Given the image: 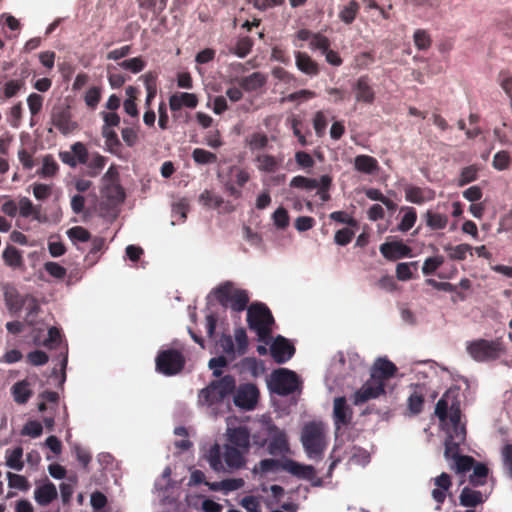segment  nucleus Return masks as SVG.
Returning <instances> with one entry per match:
<instances>
[{
  "instance_id": "1",
  "label": "nucleus",
  "mask_w": 512,
  "mask_h": 512,
  "mask_svg": "<svg viewBox=\"0 0 512 512\" xmlns=\"http://www.w3.org/2000/svg\"><path fill=\"white\" fill-rule=\"evenodd\" d=\"M246 453L224 444H213L207 453V461L215 472H233L243 468L246 464Z\"/></svg>"
},
{
  "instance_id": "2",
  "label": "nucleus",
  "mask_w": 512,
  "mask_h": 512,
  "mask_svg": "<svg viewBox=\"0 0 512 512\" xmlns=\"http://www.w3.org/2000/svg\"><path fill=\"white\" fill-rule=\"evenodd\" d=\"M247 309V323L255 331L258 340L267 343L271 337L274 318L270 309L263 303H255Z\"/></svg>"
},
{
  "instance_id": "3",
  "label": "nucleus",
  "mask_w": 512,
  "mask_h": 512,
  "mask_svg": "<svg viewBox=\"0 0 512 512\" xmlns=\"http://www.w3.org/2000/svg\"><path fill=\"white\" fill-rule=\"evenodd\" d=\"M213 293L222 307L230 308L234 312L244 311L249 303L247 291L236 288L231 281L220 284L213 290Z\"/></svg>"
},
{
  "instance_id": "4",
  "label": "nucleus",
  "mask_w": 512,
  "mask_h": 512,
  "mask_svg": "<svg viewBox=\"0 0 512 512\" xmlns=\"http://www.w3.org/2000/svg\"><path fill=\"white\" fill-rule=\"evenodd\" d=\"M301 442L309 458L321 459L326 447L323 424L307 423L302 429Z\"/></svg>"
},
{
  "instance_id": "5",
  "label": "nucleus",
  "mask_w": 512,
  "mask_h": 512,
  "mask_svg": "<svg viewBox=\"0 0 512 512\" xmlns=\"http://www.w3.org/2000/svg\"><path fill=\"white\" fill-rule=\"evenodd\" d=\"M235 389V378L232 375H225L212 381L206 388L201 389L198 394V401L210 406L222 402L226 397L233 394Z\"/></svg>"
},
{
  "instance_id": "6",
  "label": "nucleus",
  "mask_w": 512,
  "mask_h": 512,
  "mask_svg": "<svg viewBox=\"0 0 512 512\" xmlns=\"http://www.w3.org/2000/svg\"><path fill=\"white\" fill-rule=\"evenodd\" d=\"M466 351L477 362H491L499 359L505 352V346L500 339H476L467 342Z\"/></svg>"
},
{
  "instance_id": "7",
  "label": "nucleus",
  "mask_w": 512,
  "mask_h": 512,
  "mask_svg": "<svg viewBox=\"0 0 512 512\" xmlns=\"http://www.w3.org/2000/svg\"><path fill=\"white\" fill-rule=\"evenodd\" d=\"M186 360L181 351L176 349L160 350L155 359L156 370L165 375L173 376L180 373Z\"/></svg>"
},
{
  "instance_id": "8",
  "label": "nucleus",
  "mask_w": 512,
  "mask_h": 512,
  "mask_svg": "<svg viewBox=\"0 0 512 512\" xmlns=\"http://www.w3.org/2000/svg\"><path fill=\"white\" fill-rule=\"evenodd\" d=\"M300 381L298 375L289 369L279 368L271 374L272 390L281 396H288L298 390Z\"/></svg>"
},
{
  "instance_id": "9",
  "label": "nucleus",
  "mask_w": 512,
  "mask_h": 512,
  "mask_svg": "<svg viewBox=\"0 0 512 512\" xmlns=\"http://www.w3.org/2000/svg\"><path fill=\"white\" fill-rule=\"evenodd\" d=\"M267 435L269 437L268 453L273 456L285 455L290 452L287 434L274 423L267 425Z\"/></svg>"
},
{
  "instance_id": "10",
  "label": "nucleus",
  "mask_w": 512,
  "mask_h": 512,
  "mask_svg": "<svg viewBox=\"0 0 512 512\" xmlns=\"http://www.w3.org/2000/svg\"><path fill=\"white\" fill-rule=\"evenodd\" d=\"M283 470L298 478L310 481L314 487L323 485V479L316 475V470L311 465H303L292 459H286L283 463Z\"/></svg>"
},
{
  "instance_id": "11",
  "label": "nucleus",
  "mask_w": 512,
  "mask_h": 512,
  "mask_svg": "<svg viewBox=\"0 0 512 512\" xmlns=\"http://www.w3.org/2000/svg\"><path fill=\"white\" fill-rule=\"evenodd\" d=\"M250 174L237 166L230 169V179L224 183L225 191L235 199L242 196L241 188L249 181Z\"/></svg>"
},
{
  "instance_id": "12",
  "label": "nucleus",
  "mask_w": 512,
  "mask_h": 512,
  "mask_svg": "<svg viewBox=\"0 0 512 512\" xmlns=\"http://www.w3.org/2000/svg\"><path fill=\"white\" fill-rule=\"evenodd\" d=\"M259 397L256 385L247 383L235 389L234 404L242 409L251 410L255 407Z\"/></svg>"
},
{
  "instance_id": "13",
  "label": "nucleus",
  "mask_w": 512,
  "mask_h": 512,
  "mask_svg": "<svg viewBox=\"0 0 512 512\" xmlns=\"http://www.w3.org/2000/svg\"><path fill=\"white\" fill-rule=\"evenodd\" d=\"M385 394V384L372 379L371 377L354 393L353 403L361 405L371 399Z\"/></svg>"
},
{
  "instance_id": "14",
  "label": "nucleus",
  "mask_w": 512,
  "mask_h": 512,
  "mask_svg": "<svg viewBox=\"0 0 512 512\" xmlns=\"http://www.w3.org/2000/svg\"><path fill=\"white\" fill-rule=\"evenodd\" d=\"M226 436V445L237 447L238 450L248 454L250 450L251 435L249 429L246 426L228 428Z\"/></svg>"
},
{
  "instance_id": "15",
  "label": "nucleus",
  "mask_w": 512,
  "mask_h": 512,
  "mask_svg": "<svg viewBox=\"0 0 512 512\" xmlns=\"http://www.w3.org/2000/svg\"><path fill=\"white\" fill-rule=\"evenodd\" d=\"M353 411L347 404L345 397H337L334 399L333 420L335 425V433L338 435L341 427L351 423Z\"/></svg>"
},
{
  "instance_id": "16",
  "label": "nucleus",
  "mask_w": 512,
  "mask_h": 512,
  "mask_svg": "<svg viewBox=\"0 0 512 512\" xmlns=\"http://www.w3.org/2000/svg\"><path fill=\"white\" fill-rule=\"evenodd\" d=\"M52 124L63 135L71 134L78 129V123L72 120L69 107L54 110L52 113Z\"/></svg>"
},
{
  "instance_id": "17",
  "label": "nucleus",
  "mask_w": 512,
  "mask_h": 512,
  "mask_svg": "<svg viewBox=\"0 0 512 512\" xmlns=\"http://www.w3.org/2000/svg\"><path fill=\"white\" fill-rule=\"evenodd\" d=\"M294 353L295 347L283 336H277L270 345V354L278 364H283L290 360Z\"/></svg>"
},
{
  "instance_id": "18",
  "label": "nucleus",
  "mask_w": 512,
  "mask_h": 512,
  "mask_svg": "<svg viewBox=\"0 0 512 512\" xmlns=\"http://www.w3.org/2000/svg\"><path fill=\"white\" fill-rule=\"evenodd\" d=\"M460 398L461 395L459 389L450 388L438 400L435 406V415L441 422H444L449 418L451 404L454 401H460Z\"/></svg>"
},
{
  "instance_id": "19",
  "label": "nucleus",
  "mask_w": 512,
  "mask_h": 512,
  "mask_svg": "<svg viewBox=\"0 0 512 512\" xmlns=\"http://www.w3.org/2000/svg\"><path fill=\"white\" fill-rule=\"evenodd\" d=\"M384 258L389 261H395L404 257L411 256L412 249L402 241L385 242L379 248Z\"/></svg>"
},
{
  "instance_id": "20",
  "label": "nucleus",
  "mask_w": 512,
  "mask_h": 512,
  "mask_svg": "<svg viewBox=\"0 0 512 512\" xmlns=\"http://www.w3.org/2000/svg\"><path fill=\"white\" fill-rule=\"evenodd\" d=\"M397 371L394 363L388 359L379 358L371 368L370 377L377 382L384 383L393 377Z\"/></svg>"
},
{
  "instance_id": "21",
  "label": "nucleus",
  "mask_w": 512,
  "mask_h": 512,
  "mask_svg": "<svg viewBox=\"0 0 512 512\" xmlns=\"http://www.w3.org/2000/svg\"><path fill=\"white\" fill-rule=\"evenodd\" d=\"M357 102L372 104L375 100V92L367 75L360 76L353 85Z\"/></svg>"
},
{
  "instance_id": "22",
  "label": "nucleus",
  "mask_w": 512,
  "mask_h": 512,
  "mask_svg": "<svg viewBox=\"0 0 512 512\" xmlns=\"http://www.w3.org/2000/svg\"><path fill=\"white\" fill-rule=\"evenodd\" d=\"M435 488L432 490V498L437 502L436 510L441 509V504L446 499V494L452 487V481L449 474L443 472L433 479Z\"/></svg>"
},
{
  "instance_id": "23",
  "label": "nucleus",
  "mask_w": 512,
  "mask_h": 512,
  "mask_svg": "<svg viewBox=\"0 0 512 512\" xmlns=\"http://www.w3.org/2000/svg\"><path fill=\"white\" fill-rule=\"evenodd\" d=\"M449 420L452 424V430L449 434L454 436L455 441L464 442L466 436V429L460 425L461 420V403L454 401L450 406Z\"/></svg>"
},
{
  "instance_id": "24",
  "label": "nucleus",
  "mask_w": 512,
  "mask_h": 512,
  "mask_svg": "<svg viewBox=\"0 0 512 512\" xmlns=\"http://www.w3.org/2000/svg\"><path fill=\"white\" fill-rule=\"evenodd\" d=\"M199 103L198 97L193 93H175L169 98V107L172 111H178L182 107L194 109Z\"/></svg>"
},
{
  "instance_id": "25",
  "label": "nucleus",
  "mask_w": 512,
  "mask_h": 512,
  "mask_svg": "<svg viewBox=\"0 0 512 512\" xmlns=\"http://www.w3.org/2000/svg\"><path fill=\"white\" fill-rule=\"evenodd\" d=\"M405 199L414 204L421 205L434 199V192L431 189H423L418 186L408 185L404 189Z\"/></svg>"
},
{
  "instance_id": "26",
  "label": "nucleus",
  "mask_w": 512,
  "mask_h": 512,
  "mask_svg": "<svg viewBox=\"0 0 512 512\" xmlns=\"http://www.w3.org/2000/svg\"><path fill=\"white\" fill-rule=\"evenodd\" d=\"M4 300L9 312L15 314L25 306L26 295L22 296L14 287H6L4 290Z\"/></svg>"
},
{
  "instance_id": "27",
  "label": "nucleus",
  "mask_w": 512,
  "mask_h": 512,
  "mask_svg": "<svg viewBox=\"0 0 512 512\" xmlns=\"http://www.w3.org/2000/svg\"><path fill=\"white\" fill-rule=\"evenodd\" d=\"M58 496L56 486L47 481L34 490V499L40 506H47L54 501Z\"/></svg>"
},
{
  "instance_id": "28",
  "label": "nucleus",
  "mask_w": 512,
  "mask_h": 512,
  "mask_svg": "<svg viewBox=\"0 0 512 512\" xmlns=\"http://www.w3.org/2000/svg\"><path fill=\"white\" fill-rule=\"evenodd\" d=\"M295 64L297 68L306 75L316 76L319 74V64L306 52L298 51L295 53Z\"/></svg>"
},
{
  "instance_id": "29",
  "label": "nucleus",
  "mask_w": 512,
  "mask_h": 512,
  "mask_svg": "<svg viewBox=\"0 0 512 512\" xmlns=\"http://www.w3.org/2000/svg\"><path fill=\"white\" fill-rule=\"evenodd\" d=\"M267 82V77L261 72L242 77L238 80L240 88L246 92H253L261 89Z\"/></svg>"
},
{
  "instance_id": "30",
  "label": "nucleus",
  "mask_w": 512,
  "mask_h": 512,
  "mask_svg": "<svg viewBox=\"0 0 512 512\" xmlns=\"http://www.w3.org/2000/svg\"><path fill=\"white\" fill-rule=\"evenodd\" d=\"M11 394L16 403L26 404L33 395L31 383L27 379L16 382L11 387Z\"/></svg>"
},
{
  "instance_id": "31",
  "label": "nucleus",
  "mask_w": 512,
  "mask_h": 512,
  "mask_svg": "<svg viewBox=\"0 0 512 512\" xmlns=\"http://www.w3.org/2000/svg\"><path fill=\"white\" fill-rule=\"evenodd\" d=\"M354 167L357 171L365 174H374L379 169L376 158L369 155H357L354 159Z\"/></svg>"
},
{
  "instance_id": "32",
  "label": "nucleus",
  "mask_w": 512,
  "mask_h": 512,
  "mask_svg": "<svg viewBox=\"0 0 512 512\" xmlns=\"http://www.w3.org/2000/svg\"><path fill=\"white\" fill-rule=\"evenodd\" d=\"M485 501V497L480 491L464 487L459 496V503L464 507H476Z\"/></svg>"
},
{
  "instance_id": "33",
  "label": "nucleus",
  "mask_w": 512,
  "mask_h": 512,
  "mask_svg": "<svg viewBox=\"0 0 512 512\" xmlns=\"http://www.w3.org/2000/svg\"><path fill=\"white\" fill-rule=\"evenodd\" d=\"M424 394L419 385L415 386V390L407 399V410L409 415L416 416L420 414L423 410L424 406Z\"/></svg>"
},
{
  "instance_id": "34",
  "label": "nucleus",
  "mask_w": 512,
  "mask_h": 512,
  "mask_svg": "<svg viewBox=\"0 0 512 512\" xmlns=\"http://www.w3.org/2000/svg\"><path fill=\"white\" fill-rule=\"evenodd\" d=\"M2 258L7 266L12 267L14 269L20 268L24 264L21 252L11 245L7 246L4 249L2 253Z\"/></svg>"
},
{
  "instance_id": "35",
  "label": "nucleus",
  "mask_w": 512,
  "mask_h": 512,
  "mask_svg": "<svg viewBox=\"0 0 512 512\" xmlns=\"http://www.w3.org/2000/svg\"><path fill=\"white\" fill-rule=\"evenodd\" d=\"M255 161L257 162V168L266 173L276 172L280 165V161L269 154H259L256 156Z\"/></svg>"
},
{
  "instance_id": "36",
  "label": "nucleus",
  "mask_w": 512,
  "mask_h": 512,
  "mask_svg": "<svg viewBox=\"0 0 512 512\" xmlns=\"http://www.w3.org/2000/svg\"><path fill=\"white\" fill-rule=\"evenodd\" d=\"M444 250L448 253V257L451 260L462 261L466 259L468 253L472 255L473 247L466 243H462L456 246L448 244L444 246Z\"/></svg>"
},
{
  "instance_id": "37",
  "label": "nucleus",
  "mask_w": 512,
  "mask_h": 512,
  "mask_svg": "<svg viewBox=\"0 0 512 512\" xmlns=\"http://www.w3.org/2000/svg\"><path fill=\"white\" fill-rule=\"evenodd\" d=\"M424 216L426 220V225L431 230H442L446 228L449 221L447 215L433 212L431 210H427Z\"/></svg>"
},
{
  "instance_id": "38",
  "label": "nucleus",
  "mask_w": 512,
  "mask_h": 512,
  "mask_svg": "<svg viewBox=\"0 0 512 512\" xmlns=\"http://www.w3.org/2000/svg\"><path fill=\"white\" fill-rule=\"evenodd\" d=\"M401 212H404V215L397 226V229L401 232L409 231L417 221V212L414 207L403 206L400 209Z\"/></svg>"
},
{
  "instance_id": "39",
  "label": "nucleus",
  "mask_w": 512,
  "mask_h": 512,
  "mask_svg": "<svg viewBox=\"0 0 512 512\" xmlns=\"http://www.w3.org/2000/svg\"><path fill=\"white\" fill-rule=\"evenodd\" d=\"M360 5L356 0H351L347 5L341 7L339 11V19L345 24L353 23L359 13Z\"/></svg>"
},
{
  "instance_id": "40",
  "label": "nucleus",
  "mask_w": 512,
  "mask_h": 512,
  "mask_svg": "<svg viewBox=\"0 0 512 512\" xmlns=\"http://www.w3.org/2000/svg\"><path fill=\"white\" fill-rule=\"evenodd\" d=\"M472 469L473 473L469 477V483L474 487L484 485L489 473L488 467L483 463L477 462Z\"/></svg>"
},
{
  "instance_id": "41",
  "label": "nucleus",
  "mask_w": 512,
  "mask_h": 512,
  "mask_svg": "<svg viewBox=\"0 0 512 512\" xmlns=\"http://www.w3.org/2000/svg\"><path fill=\"white\" fill-rule=\"evenodd\" d=\"M25 83L23 80L13 79L7 81L0 93V101L3 102L16 96L20 90L24 87Z\"/></svg>"
},
{
  "instance_id": "42",
  "label": "nucleus",
  "mask_w": 512,
  "mask_h": 512,
  "mask_svg": "<svg viewBox=\"0 0 512 512\" xmlns=\"http://www.w3.org/2000/svg\"><path fill=\"white\" fill-rule=\"evenodd\" d=\"M18 212L24 218L32 217L39 219L40 210L35 207L32 201L27 197H21L18 201Z\"/></svg>"
},
{
  "instance_id": "43",
  "label": "nucleus",
  "mask_w": 512,
  "mask_h": 512,
  "mask_svg": "<svg viewBox=\"0 0 512 512\" xmlns=\"http://www.w3.org/2000/svg\"><path fill=\"white\" fill-rule=\"evenodd\" d=\"M23 449L22 447H16L13 450L6 451V465L16 471H21L24 467L22 460Z\"/></svg>"
},
{
  "instance_id": "44",
  "label": "nucleus",
  "mask_w": 512,
  "mask_h": 512,
  "mask_svg": "<svg viewBox=\"0 0 512 512\" xmlns=\"http://www.w3.org/2000/svg\"><path fill=\"white\" fill-rule=\"evenodd\" d=\"M107 158L95 152L91 154L90 159L87 162L88 175L91 177H96L102 171L104 166L106 165Z\"/></svg>"
},
{
  "instance_id": "45",
  "label": "nucleus",
  "mask_w": 512,
  "mask_h": 512,
  "mask_svg": "<svg viewBox=\"0 0 512 512\" xmlns=\"http://www.w3.org/2000/svg\"><path fill=\"white\" fill-rule=\"evenodd\" d=\"M199 203L205 208H219L223 204V198L210 190H204L198 198Z\"/></svg>"
},
{
  "instance_id": "46",
  "label": "nucleus",
  "mask_w": 512,
  "mask_h": 512,
  "mask_svg": "<svg viewBox=\"0 0 512 512\" xmlns=\"http://www.w3.org/2000/svg\"><path fill=\"white\" fill-rule=\"evenodd\" d=\"M25 306L27 309L25 322L29 326H34L36 324L35 317L38 315L40 311V305L34 296L27 294Z\"/></svg>"
},
{
  "instance_id": "47",
  "label": "nucleus",
  "mask_w": 512,
  "mask_h": 512,
  "mask_svg": "<svg viewBox=\"0 0 512 512\" xmlns=\"http://www.w3.org/2000/svg\"><path fill=\"white\" fill-rule=\"evenodd\" d=\"M287 122L290 124L293 135L297 138L298 142L302 146H307L309 142L306 139V134H304L301 130L303 126L302 119L299 116L293 114L287 118Z\"/></svg>"
},
{
  "instance_id": "48",
  "label": "nucleus",
  "mask_w": 512,
  "mask_h": 512,
  "mask_svg": "<svg viewBox=\"0 0 512 512\" xmlns=\"http://www.w3.org/2000/svg\"><path fill=\"white\" fill-rule=\"evenodd\" d=\"M66 234L73 244H77L78 242L84 243L91 240V233L82 226H74L68 229Z\"/></svg>"
},
{
  "instance_id": "49",
  "label": "nucleus",
  "mask_w": 512,
  "mask_h": 512,
  "mask_svg": "<svg viewBox=\"0 0 512 512\" xmlns=\"http://www.w3.org/2000/svg\"><path fill=\"white\" fill-rule=\"evenodd\" d=\"M290 186L293 188L312 191L318 188L319 182L317 179L307 178L305 176L298 175L292 178V180L290 181Z\"/></svg>"
},
{
  "instance_id": "50",
  "label": "nucleus",
  "mask_w": 512,
  "mask_h": 512,
  "mask_svg": "<svg viewBox=\"0 0 512 512\" xmlns=\"http://www.w3.org/2000/svg\"><path fill=\"white\" fill-rule=\"evenodd\" d=\"M192 158L196 164H213L217 161V155L202 148H195L192 152Z\"/></svg>"
},
{
  "instance_id": "51",
  "label": "nucleus",
  "mask_w": 512,
  "mask_h": 512,
  "mask_svg": "<svg viewBox=\"0 0 512 512\" xmlns=\"http://www.w3.org/2000/svg\"><path fill=\"white\" fill-rule=\"evenodd\" d=\"M268 142L267 135L259 132L253 133L246 138V144L252 151L264 149L268 145Z\"/></svg>"
},
{
  "instance_id": "52",
  "label": "nucleus",
  "mask_w": 512,
  "mask_h": 512,
  "mask_svg": "<svg viewBox=\"0 0 512 512\" xmlns=\"http://www.w3.org/2000/svg\"><path fill=\"white\" fill-rule=\"evenodd\" d=\"M122 69L128 70L132 73H139L141 72L145 66L146 62L143 60L142 57H134L127 60H123L118 64Z\"/></svg>"
},
{
  "instance_id": "53",
  "label": "nucleus",
  "mask_w": 512,
  "mask_h": 512,
  "mask_svg": "<svg viewBox=\"0 0 512 512\" xmlns=\"http://www.w3.org/2000/svg\"><path fill=\"white\" fill-rule=\"evenodd\" d=\"M252 47H253V40L250 37H248V36L241 37L238 39V41L233 49V53L240 58H244L250 53Z\"/></svg>"
},
{
  "instance_id": "54",
  "label": "nucleus",
  "mask_w": 512,
  "mask_h": 512,
  "mask_svg": "<svg viewBox=\"0 0 512 512\" xmlns=\"http://www.w3.org/2000/svg\"><path fill=\"white\" fill-rule=\"evenodd\" d=\"M59 166L52 155H46L43 158V165L40 175L43 177H53L57 174Z\"/></svg>"
},
{
  "instance_id": "55",
  "label": "nucleus",
  "mask_w": 512,
  "mask_h": 512,
  "mask_svg": "<svg viewBox=\"0 0 512 512\" xmlns=\"http://www.w3.org/2000/svg\"><path fill=\"white\" fill-rule=\"evenodd\" d=\"M8 485L10 488H16L21 491H27L30 488L29 481L26 477L14 474L12 472L7 473Z\"/></svg>"
},
{
  "instance_id": "56",
  "label": "nucleus",
  "mask_w": 512,
  "mask_h": 512,
  "mask_svg": "<svg viewBox=\"0 0 512 512\" xmlns=\"http://www.w3.org/2000/svg\"><path fill=\"white\" fill-rule=\"evenodd\" d=\"M272 219L274 225L278 229L284 230L289 226V214L288 211L283 207H279L274 211V213L272 214Z\"/></svg>"
},
{
  "instance_id": "57",
  "label": "nucleus",
  "mask_w": 512,
  "mask_h": 512,
  "mask_svg": "<svg viewBox=\"0 0 512 512\" xmlns=\"http://www.w3.org/2000/svg\"><path fill=\"white\" fill-rule=\"evenodd\" d=\"M444 263L443 256L429 257L424 261L422 266V272L424 275H432L440 268Z\"/></svg>"
},
{
  "instance_id": "58",
  "label": "nucleus",
  "mask_w": 512,
  "mask_h": 512,
  "mask_svg": "<svg viewBox=\"0 0 512 512\" xmlns=\"http://www.w3.org/2000/svg\"><path fill=\"white\" fill-rule=\"evenodd\" d=\"M502 464L506 475L512 479V444H505L501 450Z\"/></svg>"
},
{
  "instance_id": "59",
  "label": "nucleus",
  "mask_w": 512,
  "mask_h": 512,
  "mask_svg": "<svg viewBox=\"0 0 512 512\" xmlns=\"http://www.w3.org/2000/svg\"><path fill=\"white\" fill-rule=\"evenodd\" d=\"M70 148H71L72 152L74 153V156L76 157L77 165L78 164H83V165L87 164L90 154H89L84 143L75 142L74 144L71 145Z\"/></svg>"
},
{
  "instance_id": "60",
  "label": "nucleus",
  "mask_w": 512,
  "mask_h": 512,
  "mask_svg": "<svg viewBox=\"0 0 512 512\" xmlns=\"http://www.w3.org/2000/svg\"><path fill=\"white\" fill-rule=\"evenodd\" d=\"M415 46L419 50H426L431 46L432 40L427 31L423 29H418L414 32L413 35Z\"/></svg>"
},
{
  "instance_id": "61",
  "label": "nucleus",
  "mask_w": 512,
  "mask_h": 512,
  "mask_svg": "<svg viewBox=\"0 0 512 512\" xmlns=\"http://www.w3.org/2000/svg\"><path fill=\"white\" fill-rule=\"evenodd\" d=\"M101 134L105 139V143L108 146L109 151L113 152L114 148L120 147L121 143L115 130L108 129V127H102Z\"/></svg>"
},
{
  "instance_id": "62",
  "label": "nucleus",
  "mask_w": 512,
  "mask_h": 512,
  "mask_svg": "<svg viewBox=\"0 0 512 512\" xmlns=\"http://www.w3.org/2000/svg\"><path fill=\"white\" fill-rule=\"evenodd\" d=\"M454 460L457 473L468 472L477 463L473 457L467 455L457 456Z\"/></svg>"
},
{
  "instance_id": "63",
  "label": "nucleus",
  "mask_w": 512,
  "mask_h": 512,
  "mask_svg": "<svg viewBox=\"0 0 512 512\" xmlns=\"http://www.w3.org/2000/svg\"><path fill=\"white\" fill-rule=\"evenodd\" d=\"M478 171L479 169L475 165L464 167L460 174L459 186H464L475 181L478 177Z\"/></svg>"
},
{
  "instance_id": "64",
  "label": "nucleus",
  "mask_w": 512,
  "mask_h": 512,
  "mask_svg": "<svg viewBox=\"0 0 512 512\" xmlns=\"http://www.w3.org/2000/svg\"><path fill=\"white\" fill-rule=\"evenodd\" d=\"M510 162L511 159L508 152L502 150L494 155L492 165L496 170L503 171L508 169Z\"/></svg>"
}]
</instances>
